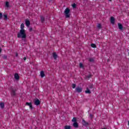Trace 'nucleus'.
<instances>
[{"label":"nucleus","mask_w":129,"mask_h":129,"mask_svg":"<svg viewBox=\"0 0 129 129\" xmlns=\"http://www.w3.org/2000/svg\"><path fill=\"white\" fill-rule=\"evenodd\" d=\"M25 28V25L22 23L20 26V32L17 34L18 38H22V39H25L27 37L26 34V30L24 29Z\"/></svg>","instance_id":"f257e3e1"},{"label":"nucleus","mask_w":129,"mask_h":129,"mask_svg":"<svg viewBox=\"0 0 129 129\" xmlns=\"http://www.w3.org/2000/svg\"><path fill=\"white\" fill-rule=\"evenodd\" d=\"M70 10L69 8H67L64 10V15L66 16V18H69L70 17Z\"/></svg>","instance_id":"f03ea898"},{"label":"nucleus","mask_w":129,"mask_h":129,"mask_svg":"<svg viewBox=\"0 0 129 129\" xmlns=\"http://www.w3.org/2000/svg\"><path fill=\"white\" fill-rule=\"evenodd\" d=\"M76 92H78V93H80V92H82V88L77 87L76 88Z\"/></svg>","instance_id":"7ed1b4c3"},{"label":"nucleus","mask_w":129,"mask_h":129,"mask_svg":"<svg viewBox=\"0 0 129 129\" xmlns=\"http://www.w3.org/2000/svg\"><path fill=\"white\" fill-rule=\"evenodd\" d=\"M34 102L35 105H39L40 103V100H39L38 99L34 100Z\"/></svg>","instance_id":"20e7f679"},{"label":"nucleus","mask_w":129,"mask_h":129,"mask_svg":"<svg viewBox=\"0 0 129 129\" xmlns=\"http://www.w3.org/2000/svg\"><path fill=\"white\" fill-rule=\"evenodd\" d=\"M115 21V19H114V17H111L110 18V22H111V23L112 24V25H114Z\"/></svg>","instance_id":"39448f33"},{"label":"nucleus","mask_w":129,"mask_h":129,"mask_svg":"<svg viewBox=\"0 0 129 129\" xmlns=\"http://www.w3.org/2000/svg\"><path fill=\"white\" fill-rule=\"evenodd\" d=\"M82 124L84 125L85 126H87L88 125V122H86L85 121L84 119L82 120Z\"/></svg>","instance_id":"423d86ee"},{"label":"nucleus","mask_w":129,"mask_h":129,"mask_svg":"<svg viewBox=\"0 0 129 129\" xmlns=\"http://www.w3.org/2000/svg\"><path fill=\"white\" fill-rule=\"evenodd\" d=\"M14 78L16 80H19V79H20V76H19V75L18 74H15L14 75Z\"/></svg>","instance_id":"0eeeda50"},{"label":"nucleus","mask_w":129,"mask_h":129,"mask_svg":"<svg viewBox=\"0 0 129 129\" xmlns=\"http://www.w3.org/2000/svg\"><path fill=\"white\" fill-rule=\"evenodd\" d=\"M26 105H28V106H29L30 109H33V106L32 105V103L27 102Z\"/></svg>","instance_id":"6e6552de"},{"label":"nucleus","mask_w":129,"mask_h":129,"mask_svg":"<svg viewBox=\"0 0 129 129\" xmlns=\"http://www.w3.org/2000/svg\"><path fill=\"white\" fill-rule=\"evenodd\" d=\"M25 24L27 27H30V21L26 20L25 21Z\"/></svg>","instance_id":"1a4fd4ad"},{"label":"nucleus","mask_w":129,"mask_h":129,"mask_svg":"<svg viewBox=\"0 0 129 129\" xmlns=\"http://www.w3.org/2000/svg\"><path fill=\"white\" fill-rule=\"evenodd\" d=\"M118 27L119 30H120L121 31H122V29H123V27H122V25H121V24L120 23L118 24Z\"/></svg>","instance_id":"9d476101"},{"label":"nucleus","mask_w":129,"mask_h":129,"mask_svg":"<svg viewBox=\"0 0 129 129\" xmlns=\"http://www.w3.org/2000/svg\"><path fill=\"white\" fill-rule=\"evenodd\" d=\"M73 125L74 127L77 128V127H78V123H77V122H75L73 123Z\"/></svg>","instance_id":"9b49d317"},{"label":"nucleus","mask_w":129,"mask_h":129,"mask_svg":"<svg viewBox=\"0 0 129 129\" xmlns=\"http://www.w3.org/2000/svg\"><path fill=\"white\" fill-rule=\"evenodd\" d=\"M85 93H88L89 94H90V93H91V92L90 91L89 89H88V88H87V90L85 91Z\"/></svg>","instance_id":"f8f14e48"},{"label":"nucleus","mask_w":129,"mask_h":129,"mask_svg":"<svg viewBox=\"0 0 129 129\" xmlns=\"http://www.w3.org/2000/svg\"><path fill=\"white\" fill-rule=\"evenodd\" d=\"M40 76L41 77H42L43 78V77H45V74L44 73V72L43 71H41L40 72Z\"/></svg>","instance_id":"ddd939ff"},{"label":"nucleus","mask_w":129,"mask_h":129,"mask_svg":"<svg viewBox=\"0 0 129 129\" xmlns=\"http://www.w3.org/2000/svg\"><path fill=\"white\" fill-rule=\"evenodd\" d=\"M64 129H71V126L70 125H66L64 127Z\"/></svg>","instance_id":"4468645a"},{"label":"nucleus","mask_w":129,"mask_h":129,"mask_svg":"<svg viewBox=\"0 0 129 129\" xmlns=\"http://www.w3.org/2000/svg\"><path fill=\"white\" fill-rule=\"evenodd\" d=\"M53 56L54 59H57V54L55 53V52H54V53H53Z\"/></svg>","instance_id":"2eb2a0df"},{"label":"nucleus","mask_w":129,"mask_h":129,"mask_svg":"<svg viewBox=\"0 0 129 129\" xmlns=\"http://www.w3.org/2000/svg\"><path fill=\"white\" fill-rule=\"evenodd\" d=\"M0 106L1 108H4L5 107V104L4 103H1Z\"/></svg>","instance_id":"dca6fc26"},{"label":"nucleus","mask_w":129,"mask_h":129,"mask_svg":"<svg viewBox=\"0 0 129 129\" xmlns=\"http://www.w3.org/2000/svg\"><path fill=\"white\" fill-rule=\"evenodd\" d=\"M91 47H92V48H96V45L94 43H92L91 44Z\"/></svg>","instance_id":"f3484780"},{"label":"nucleus","mask_w":129,"mask_h":129,"mask_svg":"<svg viewBox=\"0 0 129 129\" xmlns=\"http://www.w3.org/2000/svg\"><path fill=\"white\" fill-rule=\"evenodd\" d=\"M98 29H101V24H98L97 26Z\"/></svg>","instance_id":"a211bd4d"},{"label":"nucleus","mask_w":129,"mask_h":129,"mask_svg":"<svg viewBox=\"0 0 129 129\" xmlns=\"http://www.w3.org/2000/svg\"><path fill=\"white\" fill-rule=\"evenodd\" d=\"M76 120H77L76 118V117H74L73 118V119L72 120V121H73V122H76Z\"/></svg>","instance_id":"6ab92c4d"},{"label":"nucleus","mask_w":129,"mask_h":129,"mask_svg":"<svg viewBox=\"0 0 129 129\" xmlns=\"http://www.w3.org/2000/svg\"><path fill=\"white\" fill-rule=\"evenodd\" d=\"M11 94H12V95H16V93L15 92V91L12 90V91L11 92Z\"/></svg>","instance_id":"aec40b11"},{"label":"nucleus","mask_w":129,"mask_h":129,"mask_svg":"<svg viewBox=\"0 0 129 129\" xmlns=\"http://www.w3.org/2000/svg\"><path fill=\"white\" fill-rule=\"evenodd\" d=\"M72 6L73 9H75V8H76V4H75V3L72 4Z\"/></svg>","instance_id":"412c9836"},{"label":"nucleus","mask_w":129,"mask_h":129,"mask_svg":"<svg viewBox=\"0 0 129 129\" xmlns=\"http://www.w3.org/2000/svg\"><path fill=\"white\" fill-rule=\"evenodd\" d=\"M4 18H5V20L8 19V16L7 15H4Z\"/></svg>","instance_id":"4be33fe9"},{"label":"nucleus","mask_w":129,"mask_h":129,"mask_svg":"<svg viewBox=\"0 0 129 129\" xmlns=\"http://www.w3.org/2000/svg\"><path fill=\"white\" fill-rule=\"evenodd\" d=\"M41 20L42 22H44L45 18H44V17L41 16Z\"/></svg>","instance_id":"5701e85b"},{"label":"nucleus","mask_w":129,"mask_h":129,"mask_svg":"<svg viewBox=\"0 0 129 129\" xmlns=\"http://www.w3.org/2000/svg\"><path fill=\"white\" fill-rule=\"evenodd\" d=\"M80 68H83V64L80 63Z\"/></svg>","instance_id":"b1692460"},{"label":"nucleus","mask_w":129,"mask_h":129,"mask_svg":"<svg viewBox=\"0 0 129 129\" xmlns=\"http://www.w3.org/2000/svg\"><path fill=\"white\" fill-rule=\"evenodd\" d=\"M75 87H76V85L75 84H73L72 88L74 89Z\"/></svg>","instance_id":"393cba45"},{"label":"nucleus","mask_w":129,"mask_h":129,"mask_svg":"<svg viewBox=\"0 0 129 129\" xmlns=\"http://www.w3.org/2000/svg\"><path fill=\"white\" fill-rule=\"evenodd\" d=\"M6 7H7V8H9V2L6 3Z\"/></svg>","instance_id":"a878e982"},{"label":"nucleus","mask_w":129,"mask_h":129,"mask_svg":"<svg viewBox=\"0 0 129 129\" xmlns=\"http://www.w3.org/2000/svg\"><path fill=\"white\" fill-rule=\"evenodd\" d=\"M3 18V14L0 13V19H2Z\"/></svg>","instance_id":"bb28decb"},{"label":"nucleus","mask_w":129,"mask_h":129,"mask_svg":"<svg viewBox=\"0 0 129 129\" xmlns=\"http://www.w3.org/2000/svg\"><path fill=\"white\" fill-rule=\"evenodd\" d=\"M90 62H93V58H90Z\"/></svg>","instance_id":"cd10ccee"},{"label":"nucleus","mask_w":129,"mask_h":129,"mask_svg":"<svg viewBox=\"0 0 129 129\" xmlns=\"http://www.w3.org/2000/svg\"><path fill=\"white\" fill-rule=\"evenodd\" d=\"M23 59L24 60V61H26V60H27V57H24Z\"/></svg>","instance_id":"c85d7f7f"},{"label":"nucleus","mask_w":129,"mask_h":129,"mask_svg":"<svg viewBox=\"0 0 129 129\" xmlns=\"http://www.w3.org/2000/svg\"><path fill=\"white\" fill-rule=\"evenodd\" d=\"M33 30V29L32 28H29V31L31 32V31H32Z\"/></svg>","instance_id":"c756f323"},{"label":"nucleus","mask_w":129,"mask_h":129,"mask_svg":"<svg viewBox=\"0 0 129 129\" xmlns=\"http://www.w3.org/2000/svg\"><path fill=\"white\" fill-rule=\"evenodd\" d=\"M4 59H7V56H4Z\"/></svg>","instance_id":"7c9ffc66"},{"label":"nucleus","mask_w":129,"mask_h":129,"mask_svg":"<svg viewBox=\"0 0 129 129\" xmlns=\"http://www.w3.org/2000/svg\"><path fill=\"white\" fill-rule=\"evenodd\" d=\"M90 116L91 118H92V114H90Z\"/></svg>","instance_id":"2f4dec72"},{"label":"nucleus","mask_w":129,"mask_h":129,"mask_svg":"<svg viewBox=\"0 0 129 129\" xmlns=\"http://www.w3.org/2000/svg\"><path fill=\"white\" fill-rule=\"evenodd\" d=\"M89 88H92V85H91V86H90Z\"/></svg>","instance_id":"473e14b6"},{"label":"nucleus","mask_w":129,"mask_h":129,"mask_svg":"<svg viewBox=\"0 0 129 129\" xmlns=\"http://www.w3.org/2000/svg\"><path fill=\"white\" fill-rule=\"evenodd\" d=\"M1 52H2V48H0V54Z\"/></svg>","instance_id":"72a5a7b5"},{"label":"nucleus","mask_w":129,"mask_h":129,"mask_svg":"<svg viewBox=\"0 0 129 129\" xmlns=\"http://www.w3.org/2000/svg\"><path fill=\"white\" fill-rule=\"evenodd\" d=\"M112 0H109V2H111Z\"/></svg>","instance_id":"f704fd0d"},{"label":"nucleus","mask_w":129,"mask_h":129,"mask_svg":"<svg viewBox=\"0 0 129 129\" xmlns=\"http://www.w3.org/2000/svg\"><path fill=\"white\" fill-rule=\"evenodd\" d=\"M16 56H18V54H16Z\"/></svg>","instance_id":"c9c22d12"},{"label":"nucleus","mask_w":129,"mask_h":129,"mask_svg":"<svg viewBox=\"0 0 129 129\" xmlns=\"http://www.w3.org/2000/svg\"><path fill=\"white\" fill-rule=\"evenodd\" d=\"M90 76H91L90 75L89 77H89H90Z\"/></svg>","instance_id":"e433bc0d"}]
</instances>
